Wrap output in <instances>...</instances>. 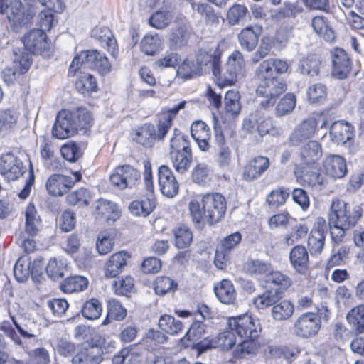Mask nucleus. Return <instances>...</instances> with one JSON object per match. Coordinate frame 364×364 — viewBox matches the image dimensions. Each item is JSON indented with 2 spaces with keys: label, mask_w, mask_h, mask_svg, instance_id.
I'll use <instances>...</instances> for the list:
<instances>
[{
  "label": "nucleus",
  "mask_w": 364,
  "mask_h": 364,
  "mask_svg": "<svg viewBox=\"0 0 364 364\" xmlns=\"http://www.w3.org/2000/svg\"><path fill=\"white\" fill-rule=\"evenodd\" d=\"M289 65L279 58H269L263 60L255 71V76L259 80L257 93L263 97L260 101L262 108L273 106L279 95L286 90V85L278 79V75L285 73Z\"/></svg>",
  "instance_id": "nucleus-1"
},
{
  "label": "nucleus",
  "mask_w": 364,
  "mask_h": 364,
  "mask_svg": "<svg viewBox=\"0 0 364 364\" xmlns=\"http://www.w3.org/2000/svg\"><path fill=\"white\" fill-rule=\"evenodd\" d=\"M360 205L351 206L339 199L332 200L328 213V224L332 240L336 243L341 242L346 230L354 227L362 216Z\"/></svg>",
  "instance_id": "nucleus-2"
},
{
  "label": "nucleus",
  "mask_w": 364,
  "mask_h": 364,
  "mask_svg": "<svg viewBox=\"0 0 364 364\" xmlns=\"http://www.w3.org/2000/svg\"><path fill=\"white\" fill-rule=\"evenodd\" d=\"M203 208L196 200L188 203V210L194 223H208L213 225L224 217L226 212V200L219 193H208L202 196Z\"/></svg>",
  "instance_id": "nucleus-3"
},
{
  "label": "nucleus",
  "mask_w": 364,
  "mask_h": 364,
  "mask_svg": "<svg viewBox=\"0 0 364 364\" xmlns=\"http://www.w3.org/2000/svg\"><path fill=\"white\" fill-rule=\"evenodd\" d=\"M186 104V101H182L174 107L164 110L159 115L157 129L153 124H143L136 132V141L144 146L151 147L156 140L162 139L170 129L173 119L179 110L185 107Z\"/></svg>",
  "instance_id": "nucleus-4"
},
{
  "label": "nucleus",
  "mask_w": 364,
  "mask_h": 364,
  "mask_svg": "<svg viewBox=\"0 0 364 364\" xmlns=\"http://www.w3.org/2000/svg\"><path fill=\"white\" fill-rule=\"evenodd\" d=\"M111 64L107 58L97 50L81 52L75 56L69 68L68 75L75 76L87 68L96 70L101 75H106L111 71Z\"/></svg>",
  "instance_id": "nucleus-5"
},
{
  "label": "nucleus",
  "mask_w": 364,
  "mask_h": 364,
  "mask_svg": "<svg viewBox=\"0 0 364 364\" xmlns=\"http://www.w3.org/2000/svg\"><path fill=\"white\" fill-rule=\"evenodd\" d=\"M0 13L6 15L11 29L16 33L27 28L33 17L20 0H0Z\"/></svg>",
  "instance_id": "nucleus-6"
},
{
  "label": "nucleus",
  "mask_w": 364,
  "mask_h": 364,
  "mask_svg": "<svg viewBox=\"0 0 364 364\" xmlns=\"http://www.w3.org/2000/svg\"><path fill=\"white\" fill-rule=\"evenodd\" d=\"M0 13L6 15L11 29L16 33L27 28L33 17L20 0H0Z\"/></svg>",
  "instance_id": "nucleus-7"
},
{
  "label": "nucleus",
  "mask_w": 364,
  "mask_h": 364,
  "mask_svg": "<svg viewBox=\"0 0 364 364\" xmlns=\"http://www.w3.org/2000/svg\"><path fill=\"white\" fill-rule=\"evenodd\" d=\"M245 72V61L242 54L239 50H234L217 78L226 85H232L242 77Z\"/></svg>",
  "instance_id": "nucleus-8"
},
{
  "label": "nucleus",
  "mask_w": 364,
  "mask_h": 364,
  "mask_svg": "<svg viewBox=\"0 0 364 364\" xmlns=\"http://www.w3.org/2000/svg\"><path fill=\"white\" fill-rule=\"evenodd\" d=\"M228 326L229 328L244 339L255 340L261 332L259 320L247 314L230 318Z\"/></svg>",
  "instance_id": "nucleus-9"
},
{
  "label": "nucleus",
  "mask_w": 364,
  "mask_h": 364,
  "mask_svg": "<svg viewBox=\"0 0 364 364\" xmlns=\"http://www.w3.org/2000/svg\"><path fill=\"white\" fill-rule=\"evenodd\" d=\"M149 7L158 6L159 9L149 18V24L154 28L164 29L169 26L174 18V6L171 0H146Z\"/></svg>",
  "instance_id": "nucleus-10"
},
{
  "label": "nucleus",
  "mask_w": 364,
  "mask_h": 364,
  "mask_svg": "<svg viewBox=\"0 0 364 364\" xmlns=\"http://www.w3.org/2000/svg\"><path fill=\"white\" fill-rule=\"evenodd\" d=\"M331 141L348 149L354 154L358 151V146L354 144L355 132L353 127L344 121L333 122L330 129Z\"/></svg>",
  "instance_id": "nucleus-11"
},
{
  "label": "nucleus",
  "mask_w": 364,
  "mask_h": 364,
  "mask_svg": "<svg viewBox=\"0 0 364 364\" xmlns=\"http://www.w3.org/2000/svg\"><path fill=\"white\" fill-rule=\"evenodd\" d=\"M321 326L319 316L313 312L302 314L294 323V333L303 338L314 336Z\"/></svg>",
  "instance_id": "nucleus-12"
},
{
  "label": "nucleus",
  "mask_w": 364,
  "mask_h": 364,
  "mask_svg": "<svg viewBox=\"0 0 364 364\" xmlns=\"http://www.w3.org/2000/svg\"><path fill=\"white\" fill-rule=\"evenodd\" d=\"M74 176L75 180L68 176L58 173L53 174L47 179L46 190L53 196H62L67 193L74 184L81 179V174L79 172H75Z\"/></svg>",
  "instance_id": "nucleus-13"
},
{
  "label": "nucleus",
  "mask_w": 364,
  "mask_h": 364,
  "mask_svg": "<svg viewBox=\"0 0 364 364\" xmlns=\"http://www.w3.org/2000/svg\"><path fill=\"white\" fill-rule=\"evenodd\" d=\"M220 56L218 48L209 51L200 50L196 55V66L199 67L202 73L211 68L213 75L217 77L221 74Z\"/></svg>",
  "instance_id": "nucleus-14"
},
{
  "label": "nucleus",
  "mask_w": 364,
  "mask_h": 364,
  "mask_svg": "<svg viewBox=\"0 0 364 364\" xmlns=\"http://www.w3.org/2000/svg\"><path fill=\"white\" fill-rule=\"evenodd\" d=\"M26 171L23 162L12 153L3 154L0 158V172L8 181L18 179Z\"/></svg>",
  "instance_id": "nucleus-15"
},
{
  "label": "nucleus",
  "mask_w": 364,
  "mask_h": 364,
  "mask_svg": "<svg viewBox=\"0 0 364 364\" xmlns=\"http://www.w3.org/2000/svg\"><path fill=\"white\" fill-rule=\"evenodd\" d=\"M77 131L72 112L60 111L52 129L53 136L59 139H65L73 136Z\"/></svg>",
  "instance_id": "nucleus-16"
},
{
  "label": "nucleus",
  "mask_w": 364,
  "mask_h": 364,
  "mask_svg": "<svg viewBox=\"0 0 364 364\" xmlns=\"http://www.w3.org/2000/svg\"><path fill=\"white\" fill-rule=\"evenodd\" d=\"M21 41L26 49L33 54L42 55L50 48V42L43 30H31L22 37Z\"/></svg>",
  "instance_id": "nucleus-17"
},
{
  "label": "nucleus",
  "mask_w": 364,
  "mask_h": 364,
  "mask_svg": "<svg viewBox=\"0 0 364 364\" xmlns=\"http://www.w3.org/2000/svg\"><path fill=\"white\" fill-rule=\"evenodd\" d=\"M317 121L314 117L303 120L299 124L288 138V142L291 146H297L306 140L311 138L316 130Z\"/></svg>",
  "instance_id": "nucleus-18"
},
{
  "label": "nucleus",
  "mask_w": 364,
  "mask_h": 364,
  "mask_svg": "<svg viewBox=\"0 0 364 364\" xmlns=\"http://www.w3.org/2000/svg\"><path fill=\"white\" fill-rule=\"evenodd\" d=\"M159 184L162 194L168 198H173L178 193L179 183L171 168L162 165L158 170Z\"/></svg>",
  "instance_id": "nucleus-19"
},
{
  "label": "nucleus",
  "mask_w": 364,
  "mask_h": 364,
  "mask_svg": "<svg viewBox=\"0 0 364 364\" xmlns=\"http://www.w3.org/2000/svg\"><path fill=\"white\" fill-rule=\"evenodd\" d=\"M269 165L267 157L258 156L253 158L244 167L243 178L247 181L259 178L269 168Z\"/></svg>",
  "instance_id": "nucleus-20"
},
{
  "label": "nucleus",
  "mask_w": 364,
  "mask_h": 364,
  "mask_svg": "<svg viewBox=\"0 0 364 364\" xmlns=\"http://www.w3.org/2000/svg\"><path fill=\"white\" fill-rule=\"evenodd\" d=\"M333 74L339 79L347 77L351 69L350 58L347 53L341 48H335L331 51Z\"/></svg>",
  "instance_id": "nucleus-21"
},
{
  "label": "nucleus",
  "mask_w": 364,
  "mask_h": 364,
  "mask_svg": "<svg viewBox=\"0 0 364 364\" xmlns=\"http://www.w3.org/2000/svg\"><path fill=\"white\" fill-rule=\"evenodd\" d=\"M215 141L218 146L216 161L220 167L228 166L231 162L232 151L226 144L220 127H215Z\"/></svg>",
  "instance_id": "nucleus-22"
},
{
  "label": "nucleus",
  "mask_w": 364,
  "mask_h": 364,
  "mask_svg": "<svg viewBox=\"0 0 364 364\" xmlns=\"http://www.w3.org/2000/svg\"><path fill=\"white\" fill-rule=\"evenodd\" d=\"M298 156L302 164L314 165L322 156L321 146L316 141H309L300 148Z\"/></svg>",
  "instance_id": "nucleus-23"
},
{
  "label": "nucleus",
  "mask_w": 364,
  "mask_h": 364,
  "mask_svg": "<svg viewBox=\"0 0 364 364\" xmlns=\"http://www.w3.org/2000/svg\"><path fill=\"white\" fill-rule=\"evenodd\" d=\"M130 255L125 251H119L112 254L106 263L105 274L106 277H116L122 269L127 266Z\"/></svg>",
  "instance_id": "nucleus-24"
},
{
  "label": "nucleus",
  "mask_w": 364,
  "mask_h": 364,
  "mask_svg": "<svg viewBox=\"0 0 364 364\" xmlns=\"http://www.w3.org/2000/svg\"><path fill=\"white\" fill-rule=\"evenodd\" d=\"M262 31V27L257 26H249L242 28L237 36L241 47L250 52L255 50Z\"/></svg>",
  "instance_id": "nucleus-25"
},
{
  "label": "nucleus",
  "mask_w": 364,
  "mask_h": 364,
  "mask_svg": "<svg viewBox=\"0 0 364 364\" xmlns=\"http://www.w3.org/2000/svg\"><path fill=\"white\" fill-rule=\"evenodd\" d=\"M292 267L299 274H305L309 265V253L303 245H296L289 252Z\"/></svg>",
  "instance_id": "nucleus-26"
},
{
  "label": "nucleus",
  "mask_w": 364,
  "mask_h": 364,
  "mask_svg": "<svg viewBox=\"0 0 364 364\" xmlns=\"http://www.w3.org/2000/svg\"><path fill=\"white\" fill-rule=\"evenodd\" d=\"M95 214L97 218L114 222L120 217L121 212L115 203L105 199H100L96 203Z\"/></svg>",
  "instance_id": "nucleus-27"
},
{
  "label": "nucleus",
  "mask_w": 364,
  "mask_h": 364,
  "mask_svg": "<svg viewBox=\"0 0 364 364\" xmlns=\"http://www.w3.org/2000/svg\"><path fill=\"white\" fill-rule=\"evenodd\" d=\"M324 168L327 174L335 178H343L347 173L346 160L338 155L327 157L324 161Z\"/></svg>",
  "instance_id": "nucleus-28"
},
{
  "label": "nucleus",
  "mask_w": 364,
  "mask_h": 364,
  "mask_svg": "<svg viewBox=\"0 0 364 364\" xmlns=\"http://www.w3.org/2000/svg\"><path fill=\"white\" fill-rule=\"evenodd\" d=\"M170 159L175 170L179 173H185L193 162L191 149L182 151H169Z\"/></svg>",
  "instance_id": "nucleus-29"
},
{
  "label": "nucleus",
  "mask_w": 364,
  "mask_h": 364,
  "mask_svg": "<svg viewBox=\"0 0 364 364\" xmlns=\"http://www.w3.org/2000/svg\"><path fill=\"white\" fill-rule=\"evenodd\" d=\"M214 291L218 299L225 304H232L236 299V291L232 283L228 279H223L215 285Z\"/></svg>",
  "instance_id": "nucleus-30"
},
{
  "label": "nucleus",
  "mask_w": 364,
  "mask_h": 364,
  "mask_svg": "<svg viewBox=\"0 0 364 364\" xmlns=\"http://www.w3.org/2000/svg\"><path fill=\"white\" fill-rule=\"evenodd\" d=\"M265 282L271 289L279 290L281 294L291 285V279L279 271H274L272 267L266 276Z\"/></svg>",
  "instance_id": "nucleus-31"
},
{
  "label": "nucleus",
  "mask_w": 364,
  "mask_h": 364,
  "mask_svg": "<svg viewBox=\"0 0 364 364\" xmlns=\"http://www.w3.org/2000/svg\"><path fill=\"white\" fill-rule=\"evenodd\" d=\"M26 232L31 236L36 235L41 227V220L33 203H29L26 208Z\"/></svg>",
  "instance_id": "nucleus-32"
},
{
  "label": "nucleus",
  "mask_w": 364,
  "mask_h": 364,
  "mask_svg": "<svg viewBox=\"0 0 364 364\" xmlns=\"http://www.w3.org/2000/svg\"><path fill=\"white\" fill-rule=\"evenodd\" d=\"M241 96L236 90H228L225 96V109L228 114L232 117L239 115L241 111Z\"/></svg>",
  "instance_id": "nucleus-33"
},
{
  "label": "nucleus",
  "mask_w": 364,
  "mask_h": 364,
  "mask_svg": "<svg viewBox=\"0 0 364 364\" xmlns=\"http://www.w3.org/2000/svg\"><path fill=\"white\" fill-rule=\"evenodd\" d=\"M311 26L314 31L325 41L331 42L335 39V33L323 16H317L312 18Z\"/></svg>",
  "instance_id": "nucleus-34"
},
{
  "label": "nucleus",
  "mask_w": 364,
  "mask_h": 364,
  "mask_svg": "<svg viewBox=\"0 0 364 364\" xmlns=\"http://www.w3.org/2000/svg\"><path fill=\"white\" fill-rule=\"evenodd\" d=\"M281 297L282 294L279 290L271 289L255 297L253 303L257 309H264L271 306H274Z\"/></svg>",
  "instance_id": "nucleus-35"
},
{
  "label": "nucleus",
  "mask_w": 364,
  "mask_h": 364,
  "mask_svg": "<svg viewBox=\"0 0 364 364\" xmlns=\"http://www.w3.org/2000/svg\"><path fill=\"white\" fill-rule=\"evenodd\" d=\"M159 327L164 333L176 336L183 330V326L181 321L175 317L164 314L159 318Z\"/></svg>",
  "instance_id": "nucleus-36"
},
{
  "label": "nucleus",
  "mask_w": 364,
  "mask_h": 364,
  "mask_svg": "<svg viewBox=\"0 0 364 364\" xmlns=\"http://www.w3.org/2000/svg\"><path fill=\"white\" fill-rule=\"evenodd\" d=\"M31 266L32 263L28 259L21 257L18 259L14 268V277L18 282H26L31 275L34 278L35 272Z\"/></svg>",
  "instance_id": "nucleus-37"
},
{
  "label": "nucleus",
  "mask_w": 364,
  "mask_h": 364,
  "mask_svg": "<svg viewBox=\"0 0 364 364\" xmlns=\"http://www.w3.org/2000/svg\"><path fill=\"white\" fill-rule=\"evenodd\" d=\"M247 14L248 9L245 5L235 4L228 9L225 19L229 26L239 25L245 19Z\"/></svg>",
  "instance_id": "nucleus-38"
},
{
  "label": "nucleus",
  "mask_w": 364,
  "mask_h": 364,
  "mask_svg": "<svg viewBox=\"0 0 364 364\" xmlns=\"http://www.w3.org/2000/svg\"><path fill=\"white\" fill-rule=\"evenodd\" d=\"M94 33L100 41L102 46L114 56L117 52V43L112 31L107 28H98L95 30Z\"/></svg>",
  "instance_id": "nucleus-39"
},
{
  "label": "nucleus",
  "mask_w": 364,
  "mask_h": 364,
  "mask_svg": "<svg viewBox=\"0 0 364 364\" xmlns=\"http://www.w3.org/2000/svg\"><path fill=\"white\" fill-rule=\"evenodd\" d=\"M189 28V23L187 21H182L171 30L169 40L173 46L181 47L186 43Z\"/></svg>",
  "instance_id": "nucleus-40"
},
{
  "label": "nucleus",
  "mask_w": 364,
  "mask_h": 364,
  "mask_svg": "<svg viewBox=\"0 0 364 364\" xmlns=\"http://www.w3.org/2000/svg\"><path fill=\"white\" fill-rule=\"evenodd\" d=\"M13 67L17 70L18 74L26 73L30 68L32 60L31 54L24 49L14 51Z\"/></svg>",
  "instance_id": "nucleus-41"
},
{
  "label": "nucleus",
  "mask_w": 364,
  "mask_h": 364,
  "mask_svg": "<svg viewBox=\"0 0 364 364\" xmlns=\"http://www.w3.org/2000/svg\"><path fill=\"white\" fill-rule=\"evenodd\" d=\"M88 285V280L82 276H72L65 279L62 289L65 293H73L84 291Z\"/></svg>",
  "instance_id": "nucleus-42"
},
{
  "label": "nucleus",
  "mask_w": 364,
  "mask_h": 364,
  "mask_svg": "<svg viewBox=\"0 0 364 364\" xmlns=\"http://www.w3.org/2000/svg\"><path fill=\"white\" fill-rule=\"evenodd\" d=\"M154 208V201L150 198L134 200L129 206V209L133 215L144 217L149 215Z\"/></svg>",
  "instance_id": "nucleus-43"
},
{
  "label": "nucleus",
  "mask_w": 364,
  "mask_h": 364,
  "mask_svg": "<svg viewBox=\"0 0 364 364\" xmlns=\"http://www.w3.org/2000/svg\"><path fill=\"white\" fill-rule=\"evenodd\" d=\"M294 306L289 301L284 300L273 306L272 315L277 321H284L290 318L294 314Z\"/></svg>",
  "instance_id": "nucleus-44"
},
{
  "label": "nucleus",
  "mask_w": 364,
  "mask_h": 364,
  "mask_svg": "<svg viewBox=\"0 0 364 364\" xmlns=\"http://www.w3.org/2000/svg\"><path fill=\"white\" fill-rule=\"evenodd\" d=\"M296 178H301L302 181L311 187L320 188L324 183V178L317 171H295Z\"/></svg>",
  "instance_id": "nucleus-45"
},
{
  "label": "nucleus",
  "mask_w": 364,
  "mask_h": 364,
  "mask_svg": "<svg viewBox=\"0 0 364 364\" xmlns=\"http://www.w3.org/2000/svg\"><path fill=\"white\" fill-rule=\"evenodd\" d=\"M212 172L209 166L204 164H198L192 171L193 181L200 185L206 186L211 181Z\"/></svg>",
  "instance_id": "nucleus-46"
},
{
  "label": "nucleus",
  "mask_w": 364,
  "mask_h": 364,
  "mask_svg": "<svg viewBox=\"0 0 364 364\" xmlns=\"http://www.w3.org/2000/svg\"><path fill=\"white\" fill-rule=\"evenodd\" d=\"M169 151H182L191 149L188 136L183 134L178 129H174L170 139Z\"/></svg>",
  "instance_id": "nucleus-47"
},
{
  "label": "nucleus",
  "mask_w": 364,
  "mask_h": 364,
  "mask_svg": "<svg viewBox=\"0 0 364 364\" xmlns=\"http://www.w3.org/2000/svg\"><path fill=\"white\" fill-rule=\"evenodd\" d=\"M82 75L76 81L75 85L77 91L85 95L96 90L97 82L91 74L82 71Z\"/></svg>",
  "instance_id": "nucleus-48"
},
{
  "label": "nucleus",
  "mask_w": 364,
  "mask_h": 364,
  "mask_svg": "<svg viewBox=\"0 0 364 364\" xmlns=\"http://www.w3.org/2000/svg\"><path fill=\"white\" fill-rule=\"evenodd\" d=\"M161 45V39L159 35H147L141 41V50L147 55H154Z\"/></svg>",
  "instance_id": "nucleus-49"
},
{
  "label": "nucleus",
  "mask_w": 364,
  "mask_h": 364,
  "mask_svg": "<svg viewBox=\"0 0 364 364\" xmlns=\"http://www.w3.org/2000/svg\"><path fill=\"white\" fill-rule=\"evenodd\" d=\"M102 311V304L97 299H91L87 301L81 309L82 316L89 320L98 318Z\"/></svg>",
  "instance_id": "nucleus-50"
},
{
  "label": "nucleus",
  "mask_w": 364,
  "mask_h": 364,
  "mask_svg": "<svg viewBox=\"0 0 364 364\" xmlns=\"http://www.w3.org/2000/svg\"><path fill=\"white\" fill-rule=\"evenodd\" d=\"M175 245L178 248L184 249L190 246L193 240V233L186 225L174 230Z\"/></svg>",
  "instance_id": "nucleus-51"
},
{
  "label": "nucleus",
  "mask_w": 364,
  "mask_h": 364,
  "mask_svg": "<svg viewBox=\"0 0 364 364\" xmlns=\"http://www.w3.org/2000/svg\"><path fill=\"white\" fill-rule=\"evenodd\" d=\"M90 194L87 189L81 188L68 195L66 201L70 205H79L80 206H87L90 203Z\"/></svg>",
  "instance_id": "nucleus-52"
},
{
  "label": "nucleus",
  "mask_w": 364,
  "mask_h": 364,
  "mask_svg": "<svg viewBox=\"0 0 364 364\" xmlns=\"http://www.w3.org/2000/svg\"><path fill=\"white\" fill-rule=\"evenodd\" d=\"M348 321L360 333L364 332V306L359 305L348 314Z\"/></svg>",
  "instance_id": "nucleus-53"
},
{
  "label": "nucleus",
  "mask_w": 364,
  "mask_h": 364,
  "mask_svg": "<svg viewBox=\"0 0 364 364\" xmlns=\"http://www.w3.org/2000/svg\"><path fill=\"white\" fill-rule=\"evenodd\" d=\"M72 114L77 130L87 129L92 124V116L85 108H78L77 110L72 112Z\"/></svg>",
  "instance_id": "nucleus-54"
},
{
  "label": "nucleus",
  "mask_w": 364,
  "mask_h": 364,
  "mask_svg": "<svg viewBox=\"0 0 364 364\" xmlns=\"http://www.w3.org/2000/svg\"><path fill=\"white\" fill-rule=\"evenodd\" d=\"M257 350V346L253 339H244L233 349L232 356L235 358H242L247 355L255 353Z\"/></svg>",
  "instance_id": "nucleus-55"
},
{
  "label": "nucleus",
  "mask_w": 364,
  "mask_h": 364,
  "mask_svg": "<svg viewBox=\"0 0 364 364\" xmlns=\"http://www.w3.org/2000/svg\"><path fill=\"white\" fill-rule=\"evenodd\" d=\"M326 235L318 232H311L308 237V247L311 255H320L325 245Z\"/></svg>",
  "instance_id": "nucleus-56"
},
{
  "label": "nucleus",
  "mask_w": 364,
  "mask_h": 364,
  "mask_svg": "<svg viewBox=\"0 0 364 364\" xmlns=\"http://www.w3.org/2000/svg\"><path fill=\"white\" fill-rule=\"evenodd\" d=\"M321 61L315 55H309L301 61L300 69L304 75L309 76L317 75L319 71Z\"/></svg>",
  "instance_id": "nucleus-57"
},
{
  "label": "nucleus",
  "mask_w": 364,
  "mask_h": 364,
  "mask_svg": "<svg viewBox=\"0 0 364 364\" xmlns=\"http://www.w3.org/2000/svg\"><path fill=\"white\" fill-rule=\"evenodd\" d=\"M177 287V283L168 277H159L154 282L155 292L161 296L174 291Z\"/></svg>",
  "instance_id": "nucleus-58"
},
{
  "label": "nucleus",
  "mask_w": 364,
  "mask_h": 364,
  "mask_svg": "<svg viewBox=\"0 0 364 364\" xmlns=\"http://www.w3.org/2000/svg\"><path fill=\"white\" fill-rule=\"evenodd\" d=\"M296 97L293 94L288 93L282 98L275 109V114L278 117L291 113L295 107Z\"/></svg>",
  "instance_id": "nucleus-59"
},
{
  "label": "nucleus",
  "mask_w": 364,
  "mask_h": 364,
  "mask_svg": "<svg viewBox=\"0 0 364 364\" xmlns=\"http://www.w3.org/2000/svg\"><path fill=\"white\" fill-rule=\"evenodd\" d=\"M114 246V240L107 232H100L96 240V248L100 255H107L110 252Z\"/></svg>",
  "instance_id": "nucleus-60"
},
{
  "label": "nucleus",
  "mask_w": 364,
  "mask_h": 364,
  "mask_svg": "<svg viewBox=\"0 0 364 364\" xmlns=\"http://www.w3.org/2000/svg\"><path fill=\"white\" fill-rule=\"evenodd\" d=\"M205 334V325L202 321L197 320L191 324L182 340L184 341L185 339H187L188 341H192L195 343L198 340L203 338Z\"/></svg>",
  "instance_id": "nucleus-61"
},
{
  "label": "nucleus",
  "mask_w": 364,
  "mask_h": 364,
  "mask_svg": "<svg viewBox=\"0 0 364 364\" xmlns=\"http://www.w3.org/2000/svg\"><path fill=\"white\" fill-rule=\"evenodd\" d=\"M62 156L70 162L77 161L82 155L80 147L76 143H68L60 149Z\"/></svg>",
  "instance_id": "nucleus-62"
},
{
  "label": "nucleus",
  "mask_w": 364,
  "mask_h": 364,
  "mask_svg": "<svg viewBox=\"0 0 364 364\" xmlns=\"http://www.w3.org/2000/svg\"><path fill=\"white\" fill-rule=\"evenodd\" d=\"M100 356L94 355L92 350L84 349L78 352L73 358V364H98L101 361Z\"/></svg>",
  "instance_id": "nucleus-63"
},
{
  "label": "nucleus",
  "mask_w": 364,
  "mask_h": 364,
  "mask_svg": "<svg viewBox=\"0 0 364 364\" xmlns=\"http://www.w3.org/2000/svg\"><path fill=\"white\" fill-rule=\"evenodd\" d=\"M177 73L179 76L185 79L203 74L199 67L196 66L195 60L191 61L188 60H185L178 67Z\"/></svg>",
  "instance_id": "nucleus-64"
}]
</instances>
